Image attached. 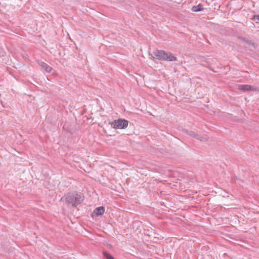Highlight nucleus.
I'll list each match as a JSON object with an SVG mask.
<instances>
[{"label": "nucleus", "mask_w": 259, "mask_h": 259, "mask_svg": "<svg viewBox=\"0 0 259 259\" xmlns=\"http://www.w3.org/2000/svg\"><path fill=\"white\" fill-rule=\"evenodd\" d=\"M203 9V6L200 4L198 6H193L192 8V10L194 12H198L202 11Z\"/></svg>", "instance_id": "10"}, {"label": "nucleus", "mask_w": 259, "mask_h": 259, "mask_svg": "<svg viewBox=\"0 0 259 259\" xmlns=\"http://www.w3.org/2000/svg\"><path fill=\"white\" fill-rule=\"evenodd\" d=\"M166 52L162 50H155L154 51L151 56L154 58H156L158 60H164Z\"/></svg>", "instance_id": "4"}, {"label": "nucleus", "mask_w": 259, "mask_h": 259, "mask_svg": "<svg viewBox=\"0 0 259 259\" xmlns=\"http://www.w3.org/2000/svg\"><path fill=\"white\" fill-rule=\"evenodd\" d=\"M239 89L243 90L244 91H256V90L254 89L253 87L248 84L240 85L239 86Z\"/></svg>", "instance_id": "6"}, {"label": "nucleus", "mask_w": 259, "mask_h": 259, "mask_svg": "<svg viewBox=\"0 0 259 259\" xmlns=\"http://www.w3.org/2000/svg\"><path fill=\"white\" fill-rule=\"evenodd\" d=\"M182 132L183 133H185L186 134L189 135L190 136L193 137V138H195L196 139L202 142H206L208 140L207 138L201 136L199 135V134L195 133L194 132L191 131H189L186 129H183Z\"/></svg>", "instance_id": "3"}, {"label": "nucleus", "mask_w": 259, "mask_h": 259, "mask_svg": "<svg viewBox=\"0 0 259 259\" xmlns=\"http://www.w3.org/2000/svg\"><path fill=\"white\" fill-rule=\"evenodd\" d=\"M103 254L107 259H115L112 255L107 252H104Z\"/></svg>", "instance_id": "11"}, {"label": "nucleus", "mask_w": 259, "mask_h": 259, "mask_svg": "<svg viewBox=\"0 0 259 259\" xmlns=\"http://www.w3.org/2000/svg\"><path fill=\"white\" fill-rule=\"evenodd\" d=\"M254 20H259V15H256L254 16Z\"/></svg>", "instance_id": "12"}, {"label": "nucleus", "mask_w": 259, "mask_h": 259, "mask_svg": "<svg viewBox=\"0 0 259 259\" xmlns=\"http://www.w3.org/2000/svg\"><path fill=\"white\" fill-rule=\"evenodd\" d=\"M38 63L42 69L48 72H50L52 69V68L51 66L42 61H38Z\"/></svg>", "instance_id": "5"}, {"label": "nucleus", "mask_w": 259, "mask_h": 259, "mask_svg": "<svg viewBox=\"0 0 259 259\" xmlns=\"http://www.w3.org/2000/svg\"><path fill=\"white\" fill-rule=\"evenodd\" d=\"M239 38L240 39L245 42L248 45L252 46L254 48H255L256 46L255 43L250 39L243 37H239Z\"/></svg>", "instance_id": "8"}, {"label": "nucleus", "mask_w": 259, "mask_h": 259, "mask_svg": "<svg viewBox=\"0 0 259 259\" xmlns=\"http://www.w3.org/2000/svg\"><path fill=\"white\" fill-rule=\"evenodd\" d=\"M105 211V208L103 206L98 207L95 208L94 212L97 214V215H102Z\"/></svg>", "instance_id": "9"}, {"label": "nucleus", "mask_w": 259, "mask_h": 259, "mask_svg": "<svg viewBox=\"0 0 259 259\" xmlns=\"http://www.w3.org/2000/svg\"><path fill=\"white\" fill-rule=\"evenodd\" d=\"M128 121L124 119L119 118L110 122L112 128L115 129H124L128 126Z\"/></svg>", "instance_id": "2"}, {"label": "nucleus", "mask_w": 259, "mask_h": 259, "mask_svg": "<svg viewBox=\"0 0 259 259\" xmlns=\"http://www.w3.org/2000/svg\"><path fill=\"white\" fill-rule=\"evenodd\" d=\"M164 60H167L169 61H174L177 60V58L173 56L172 53L170 52L166 53Z\"/></svg>", "instance_id": "7"}, {"label": "nucleus", "mask_w": 259, "mask_h": 259, "mask_svg": "<svg viewBox=\"0 0 259 259\" xmlns=\"http://www.w3.org/2000/svg\"><path fill=\"white\" fill-rule=\"evenodd\" d=\"M83 195L81 193H68L65 196L66 202L73 207H76L82 203Z\"/></svg>", "instance_id": "1"}]
</instances>
